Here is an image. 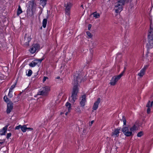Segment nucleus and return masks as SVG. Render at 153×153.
Instances as JSON below:
<instances>
[{"instance_id": "obj_1", "label": "nucleus", "mask_w": 153, "mask_h": 153, "mask_svg": "<svg viewBox=\"0 0 153 153\" xmlns=\"http://www.w3.org/2000/svg\"><path fill=\"white\" fill-rule=\"evenodd\" d=\"M82 78L80 74H78L77 76L76 74L74 75V81L73 82L74 87L71 97L69 98L70 101L72 102H75L77 99V94L78 93L79 89L78 82H82Z\"/></svg>"}, {"instance_id": "obj_2", "label": "nucleus", "mask_w": 153, "mask_h": 153, "mask_svg": "<svg viewBox=\"0 0 153 153\" xmlns=\"http://www.w3.org/2000/svg\"><path fill=\"white\" fill-rule=\"evenodd\" d=\"M126 0H117L114 4V10L117 13H120L123 10Z\"/></svg>"}, {"instance_id": "obj_3", "label": "nucleus", "mask_w": 153, "mask_h": 153, "mask_svg": "<svg viewBox=\"0 0 153 153\" xmlns=\"http://www.w3.org/2000/svg\"><path fill=\"white\" fill-rule=\"evenodd\" d=\"M137 128V127L134 125L130 128V131H129V129L128 127H124L122 128V131L125 136L129 137L133 135L132 132L136 130Z\"/></svg>"}, {"instance_id": "obj_4", "label": "nucleus", "mask_w": 153, "mask_h": 153, "mask_svg": "<svg viewBox=\"0 0 153 153\" xmlns=\"http://www.w3.org/2000/svg\"><path fill=\"white\" fill-rule=\"evenodd\" d=\"M148 37L149 43L147 44V45L149 48H151L152 47L153 45V28L151 27L148 34Z\"/></svg>"}, {"instance_id": "obj_5", "label": "nucleus", "mask_w": 153, "mask_h": 153, "mask_svg": "<svg viewBox=\"0 0 153 153\" xmlns=\"http://www.w3.org/2000/svg\"><path fill=\"white\" fill-rule=\"evenodd\" d=\"M40 49V46L38 43H34L31 45L30 49L29 51L31 54H34L35 53H36Z\"/></svg>"}, {"instance_id": "obj_6", "label": "nucleus", "mask_w": 153, "mask_h": 153, "mask_svg": "<svg viewBox=\"0 0 153 153\" xmlns=\"http://www.w3.org/2000/svg\"><path fill=\"white\" fill-rule=\"evenodd\" d=\"M50 90V88L49 87L46 86L43 87L40 89L38 93V94L39 95H46Z\"/></svg>"}, {"instance_id": "obj_7", "label": "nucleus", "mask_w": 153, "mask_h": 153, "mask_svg": "<svg viewBox=\"0 0 153 153\" xmlns=\"http://www.w3.org/2000/svg\"><path fill=\"white\" fill-rule=\"evenodd\" d=\"M122 74H120L117 76H114L112 77L111 80L110 84L111 85H115L117 82L122 77Z\"/></svg>"}, {"instance_id": "obj_8", "label": "nucleus", "mask_w": 153, "mask_h": 153, "mask_svg": "<svg viewBox=\"0 0 153 153\" xmlns=\"http://www.w3.org/2000/svg\"><path fill=\"white\" fill-rule=\"evenodd\" d=\"M43 59H40L34 60L29 64V65L30 67H34L36 65L40 64Z\"/></svg>"}, {"instance_id": "obj_9", "label": "nucleus", "mask_w": 153, "mask_h": 153, "mask_svg": "<svg viewBox=\"0 0 153 153\" xmlns=\"http://www.w3.org/2000/svg\"><path fill=\"white\" fill-rule=\"evenodd\" d=\"M86 97L85 95H82L79 98V103L81 106L83 107L85 105L86 101Z\"/></svg>"}, {"instance_id": "obj_10", "label": "nucleus", "mask_w": 153, "mask_h": 153, "mask_svg": "<svg viewBox=\"0 0 153 153\" xmlns=\"http://www.w3.org/2000/svg\"><path fill=\"white\" fill-rule=\"evenodd\" d=\"M13 108V104L12 102H10L7 105L6 112L7 114H9L12 111Z\"/></svg>"}, {"instance_id": "obj_11", "label": "nucleus", "mask_w": 153, "mask_h": 153, "mask_svg": "<svg viewBox=\"0 0 153 153\" xmlns=\"http://www.w3.org/2000/svg\"><path fill=\"white\" fill-rule=\"evenodd\" d=\"M148 67V65H145L140 71V72L138 73L137 75L140 77H142L145 74L146 71Z\"/></svg>"}, {"instance_id": "obj_12", "label": "nucleus", "mask_w": 153, "mask_h": 153, "mask_svg": "<svg viewBox=\"0 0 153 153\" xmlns=\"http://www.w3.org/2000/svg\"><path fill=\"white\" fill-rule=\"evenodd\" d=\"M73 5L70 2H68L67 3H65L64 6L65 7V10H70L71 7Z\"/></svg>"}, {"instance_id": "obj_13", "label": "nucleus", "mask_w": 153, "mask_h": 153, "mask_svg": "<svg viewBox=\"0 0 153 153\" xmlns=\"http://www.w3.org/2000/svg\"><path fill=\"white\" fill-rule=\"evenodd\" d=\"M7 126H5L0 130V135H4L7 131Z\"/></svg>"}, {"instance_id": "obj_14", "label": "nucleus", "mask_w": 153, "mask_h": 153, "mask_svg": "<svg viewBox=\"0 0 153 153\" xmlns=\"http://www.w3.org/2000/svg\"><path fill=\"white\" fill-rule=\"evenodd\" d=\"M65 106L66 108V110L68 111L65 113V114L67 115L71 109V105L70 103L67 102L65 104Z\"/></svg>"}, {"instance_id": "obj_15", "label": "nucleus", "mask_w": 153, "mask_h": 153, "mask_svg": "<svg viewBox=\"0 0 153 153\" xmlns=\"http://www.w3.org/2000/svg\"><path fill=\"white\" fill-rule=\"evenodd\" d=\"M25 39L27 42H26V45L28 46L29 45V42L30 41L31 38L30 36H27V34H25Z\"/></svg>"}, {"instance_id": "obj_16", "label": "nucleus", "mask_w": 153, "mask_h": 153, "mask_svg": "<svg viewBox=\"0 0 153 153\" xmlns=\"http://www.w3.org/2000/svg\"><path fill=\"white\" fill-rule=\"evenodd\" d=\"M34 0H31L29 2V7L31 8H33L34 5Z\"/></svg>"}, {"instance_id": "obj_17", "label": "nucleus", "mask_w": 153, "mask_h": 153, "mask_svg": "<svg viewBox=\"0 0 153 153\" xmlns=\"http://www.w3.org/2000/svg\"><path fill=\"white\" fill-rule=\"evenodd\" d=\"M47 0H41L40 4L44 7L46 4Z\"/></svg>"}, {"instance_id": "obj_18", "label": "nucleus", "mask_w": 153, "mask_h": 153, "mask_svg": "<svg viewBox=\"0 0 153 153\" xmlns=\"http://www.w3.org/2000/svg\"><path fill=\"white\" fill-rule=\"evenodd\" d=\"M42 26L44 28H45L46 27L47 23V19H44L42 21Z\"/></svg>"}, {"instance_id": "obj_19", "label": "nucleus", "mask_w": 153, "mask_h": 153, "mask_svg": "<svg viewBox=\"0 0 153 153\" xmlns=\"http://www.w3.org/2000/svg\"><path fill=\"white\" fill-rule=\"evenodd\" d=\"M27 128V127L26 125H24L23 126H22L21 129L23 132H25L26 131Z\"/></svg>"}, {"instance_id": "obj_20", "label": "nucleus", "mask_w": 153, "mask_h": 153, "mask_svg": "<svg viewBox=\"0 0 153 153\" xmlns=\"http://www.w3.org/2000/svg\"><path fill=\"white\" fill-rule=\"evenodd\" d=\"M120 129H115L112 135H116L117 136L118 134V136L119 135L118 134L119 133Z\"/></svg>"}, {"instance_id": "obj_21", "label": "nucleus", "mask_w": 153, "mask_h": 153, "mask_svg": "<svg viewBox=\"0 0 153 153\" xmlns=\"http://www.w3.org/2000/svg\"><path fill=\"white\" fill-rule=\"evenodd\" d=\"M22 9L20 5L19 6L18 8L17 11V15H19L21 13H22Z\"/></svg>"}, {"instance_id": "obj_22", "label": "nucleus", "mask_w": 153, "mask_h": 153, "mask_svg": "<svg viewBox=\"0 0 153 153\" xmlns=\"http://www.w3.org/2000/svg\"><path fill=\"white\" fill-rule=\"evenodd\" d=\"M153 104V101H152L150 103V101H149L148 102L146 106L147 108H151V107H152V106Z\"/></svg>"}, {"instance_id": "obj_23", "label": "nucleus", "mask_w": 153, "mask_h": 153, "mask_svg": "<svg viewBox=\"0 0 153 153\" xmlns=\"http://www.w3.org/2000/svg\"><path fill=\"white\" fill-rule=\"evenodd\" d=\"M4 101L7 103H7H9V102H11L10 101V99H9L6 96H4Z\"/></svg>"}, {"instance_id": "obj_24", "label": "nucleus", "mask_w": 153, "mask_h": 153, "mask_svg": "<svg viewBox=\"0 0 153 153\" xmlns=\"http://www.w3.org/2000/svg\"><path fill=\"white\" fill-rule=\"evenodd\" d=\"M16 84V82L15 83L13 84L12 85L10 88L9 89V90L13 91V90L14 88L15 87Z\"/></svg>"}, {"instance_id": "obj_25", "label": "nucleus", "mask_w": 153, "mask_h": 153, "mask_svg": "<svg viewBox=\"0 0 153 153\" xmlns=\"http://www.w3.org/2000/svg\"><path fill=\"white\" fill-rule=\"evenodd\" d=\"M32 74V71L31 70H29L28 71L27 73L26 72V75L28 76H31Z\"/></svg>"}, {"instance_id": "obj_26", "label": "nucleus", "mask_w": 153, "mask_h": 153, "mask_svg": "<svg viewBox=\"0 0 153 153\" xmlns=\"http://www.w3.org/2000/svg\"><path fill=\"white\" fill-rule=\"evenodd\" d=\"M76 111L79 113H81V109H80V107L79 106H78L76 108Z\"/></svg>"}, {"instance_id": "obj_27", "label": "nucleus", "mask_w": 153, "mask_h": 153, "mask_svg": "<svg viewBox=\"0 0 153 153\" xmlns=\"http://www.w3.org/2000/svg\"><path fill=\"white\" fill-rule=\"evenodd\" d=\"M101 100V99L100 98H99L97 99V101H96V109L98 107V105L100 102Z\"/></svg>"}, {"instance_id": "obj_28", "label": "nucleus", "mask_w": 153, "mask_h": 153, "mask_svg": "<svg viewBox=\"0 0 153 153\" xmlns=\"http://www.w3.org/2000/svg\"><path fill=\"white\" fill-rule=\"evenodd\" d=\"M86 33L88 38H91L92 37V35L89 31L86 32Z\"/></svg>"}, {"instance_id": "obj_29", "label": "nucleus", "mask_w": 153, "mask_h": 153, "mask_svg": "<svg viewBox=\"0 0 153 153\" xmlns=\"http://www.w3.org/2000/svg\"><path fill=\"white\" fill-rule=\"evenodd\" d=\"M13 91L9 90V92L8 94V96L10 98H11L12 97L13 95L12 94Z\"/></svg>"}, {"instance_id": "obj_30", "label": "nucleus", "mask_w": 153, "mask_h": 153, "mask_svg": "<svg viewBox=\"0 0 153 153\" xmlns=\"http://www.w3.org/2000/svg\"><path fill=\"white\" fill-rule=\"evenodd\" d=\"M65 11L66 15L68 16H69L70 15V10H65Z\"/></svg>"}, {"instance_id": "obj_31", "label": "nucleus", "mask_w": 153, "mask_h": 153, "mask_svg": "<svg viewBox=\"0 0 153 153\" xmlns=\"http://www.w3.org/2000/svg\"><path fill=\"white\" fill-rule=\"evenodd\" d=\"M123 122L124 125H126V120L125 117L124 116L123 117Z\"/></svg>"}, {"instance_id": "obj_32", "label": "nucleus", "mask_w": 153, "mask_h": 153, "mask_svg": "<svg viewBox=\"0 0 153 153\" xmlns=\"http://www.w3.org/2000/svg\"><path fill=\"white\" fill-rule=\"evenodd\" d=\"M21 127H22V125H19V126H18L15 127V129L18 130V129H19L20 128L21 129Z\"/></svg>"}, {"instance_id": "obj_33", "label": "nucleus", "mask_w": 153, "mask_h": 153, "mask_svg": "<svg viewBox=\"0 0 153 153\" xmlns=\"http://www.w3.org/2000/svg\"><path fill=\"white\" fill-rule=\"evenodd\" d=\"M143 135V132H140L138 133L137 135V136L138 137H140Z\"/></svg>"}, {"instance_id": "obj_34", "label": "nucleus", "mask_w": 153, "mask_h": 153, "mask_svg": "<svg viewBox=\"0 0 153 153\" xmlns=\"http://www.w3.org/2000/svg\"><path fill=\"white\" fill-rule=\"evenodd\" d=\"M48 79V77H47V76H44L43 78V80H42V81H43V82H45L46 79Z\"/></svg>"}, {"instance_id": "obj_35", "label": "nucleus", "mask_w": 153, "mask_h": 153, "mask_svg": "<svg viewBox=\"0 0 153 153\" xmlns=\"http://www.w3.org/2000/svg\"><path fill=\"white\" fill-rule=\"evenodd\" d=\"M11 133H9L7 134V138L8 139L11 136Z\"/></svg>"}, {"instance_id": "obj_36", "label": "nucleus", "mask_w": 153, "mask_h": 153, "mask_svg": "<svg viewBox=\"0 0 153 153\" xmlns=\"http://www.w3.org/2000/svg\"><path fill=\"white\" fill-rule=\"evenodd\" d=\"M150 108H147V112L148 114H149L150 112Z\"/></svg>"}, {"instance_id": "obj_37", "label": "nucleus", "mask_w": 153, "mask_h": 153, "mask_svg": "<svg viewBox=\"0 0 153 153\" xmlns=\"http://www.w3.org/2000/svg\"><path fill=\"white\" fill-rule=\"evenodd\" d=\"M94 122V120H92L91 122H89V126H91Z\"/></svg>"}, {"instance_id": "obj_38", "label": "nucleus", "mask_w": 153, "mask_h": 153, "mask_svg": "<svg viewBox=\"0 0 153 153\" xmlns=\"http://www.w3.org/2000/svg\"><path fill=\"white\" fill-rule=\"evenodd\" d=\"M126 69V68L125 67L124 68V70L120 74H122V76L123 75V74L125 72Z\"/></svg>"}, {"instance_id": "obj_39", "label": "nucleus", "mask_w": 153, "mask_h": 153, "mask_svg": "<svg viewBox=\"0 0 153 153\" xmlns=\"http://www.w3.org/2000/svg\"><path fill=\"white\" fill-rule=\"evenodd\" d=\"M93 108L94 110H96V102L94 103V105L93 107Z\"/></svg>"}, {"instance_id": "obj_40", "label": "nucleus", "mask_w": 153, "mask_h": 153, "mask_svg": "<svg viewBox=\"0 0 153 153\" xmlns=\"http://www.w3.org/2000/svg\"><path fill=\"white\" fill-rule=\"evenodd\" d=\"M91 24H89L88 26V29L89 30L91 29Z\"/></svg>"}, {"instance_id": "obj_41", "label": "nucleus", "mask_w": 153, "mask_h": 153, "mask_svg": "<svg viewBox=\"0 0 153 153\" xmlns=\"http://www.w3.org/2000/svg\"><path fill=\"white\" fill-rule=\"evenodd\" d=\"M100 16V15L98 13H96V18H99Z\"/></svg>"}, {"instance_id": "obj_42", "label": "nucleus", "mask_w": 153, "mask_h": 153, "mask_svg": "<svg viewBox=\"0 0 153 153\" xmlns=\"http://www.w3.org/2000/svg\"><path fill=\"white\" fill-rule=\"evenodd\" d=\"M93 16L94 17H96V12H94L93 13Z\"/></svg>"}, {"instance_id": "obj_43", "label": "nucleus", "mask_w": 153, "mask_h": 153, "mask_svg": "<svg viewBox=\"0 0 153 153\" xmlns=\"http://www.w3.org/2000/svg\"><path fill=\"white\" fill-rule=\"evenodd\" d=\"M86 131V130L85 129H84L83 130V133H85Z\"/></svg>"}, {"instance_id": "obj_44", "label": "nucleus", "mask_w": 153, "mask_h": 153, "mask_svg": "<svg viewBox=\"0 0 153 153\" xmlns=\"http://www.w3.org/2000/svg\"><path fill=\"white\" fill-rule=\"evenodd\" d=\"M30 129V130H33V128H27V129Z\"/></svg>"}, {"instance_id": "obj_45", "label": "nucleus", "mask_w": 153, "mask_h": 153, "mask_svg": "<svg viewBox=\"0 0 153 153\" xmlns=\"http://www.w3.org/2000/svg\"><path fill=\"white\" fill-rule=\"evenodd\" d=\"M57 79H59L60 78V77L59 76H58L57 78H56Z\"/></svg>"}, {"instance_id": "obj_46", "label": "nucleus", "mask_w": 153, "mask_h": 153, "mask_svg": "<svg viewBox=\"0 0 153 153\" xmlns=\"http://www.w3.org/2000/svg\"><path fill=\"white\" fill-rule=\"evenodd\" d=\"M81 7H83V5H81Z\"/></svg>"}, {"instance_id": "obj_47", "label": "nucleus", "mask_w": 153, "mask_h": 153, "mask_svg": "<svg viewBox=\"0 0 153 153\" xmlns=\"http://www.w3.org/2000/svg\"><path fill=\"white\" fill-rule=\"evenodd\" d=\"M1 143H0V144Z\"/></svg>"}]
</instances>
